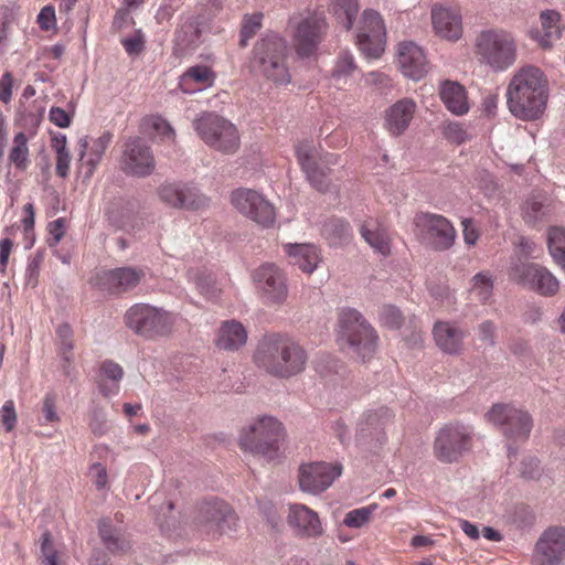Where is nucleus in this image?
Returning a JSON list of instances; mask_svg holds the SVG:
<instances>
[{
	"label": "nucleus",
	"instance_id": "obj_62",
	"mask_svg": "<svg viewBox=\"0 0 565 565\" xmlns=\"http://www.w3.org/2000/svg\"><path fill=\"white\" fill-rule=\"evenodd\" d=\"M119 531L115 529L109 519H103L98 522V534L103 544L116 535Z\"/></svg>",
	"mask_w": 565,
	"mask_h": 565
},
{
	"label": "nucleus",
	"instance_id": "obj_12",
	"mask_svg": "<svg viewBox=\"0 0 565 565\" xmlns=\"http://www.w3.org/2000/svg\"><path fill=\"white\" fill-rule=\"evenodd\" d=\"M487 417L490 423L500 427L508 440L514 443L527 440L533 428L531 415L510 404H494L487 413Z\"/></svg>",
	"mask_w": 565,
	"mask_h": 565
},
{
	"label": "nucleus",
	"instance_id": "obj_41",
	"mask_svg": "<svg viewBox=\"0 0 565 565\" xmlns=\"http://www.w3.org/2000/svg\"><path fill=\"white\" fill-rule=\"evenodd\" d=\"M213 81L214 74L210 67L205 65H194L181 76V86H185L190 82H195L203 86H211Z\"/></svg>",
	"mask_w": 565,
	"mask_h": 565
},
{
	"label": "nucleus",
	"instance_id": "obj_1",
	"mask_svg": "<svg viewBox=\"0 0 565 565\" xmlns=\"http://www.w3.org/2000/svg\"><path fill=\"white\" fill-rule=\"evenodd\" d=\"M548 98V81L536 66L518 70L507 89V104L511 114L522 120L539 119Z\"/></svg>",
	"mask_w": 565,
	"mask_h": 565
},
{
	"label": "nucleus",
	"instance_id": "obj_45",
	"mask_svg": "<svg viewBox=\"0 0 565 565\" xmlns=\"http://www.w3.org/2000/svg\"><path fill=\"white\" fill-rule=\"evenodd\" d=\"M493 282L492 279L483 274L478 273L472 277L471 291L477 296L481 302L488 301L492 295Z\"/></svg>",
	"mask_w": 565,
	"mask_h": 565
},
{
	"label": "nucleus",
	"instance_id": "obj_16",
	"mask_svg": "<svg viewBox=\"0 0 565 565\" xmlns=\"http://www.w3.org/2000/svg\"><path fill=\"white\" fill-rule=\"evenodd\" d=\"M234 207L248 218L263 227H270L276 220L273 204L257 191L250 189H237L231 194Z\"/></svg>",
	"mask_w": 565,
	"mask_h": 565
},
{
	"label": "nucleus",
	"instance_id": "obj_59",
	"mask_svg": "<svg viewBox=\"0 0 565 565\" xmlns=\"http://www.w3.org/2000/svg\"><path fill=\"white\" fill-rule=\"evenodd\" d=\"M49 233L51 234V238L49 239V246L53 247L58 244V242L64 236V220L57 218L49 224Z\"/></svg>",
	"mask_w": 565,
	"mask_h": 565
},
{
	"label": "nucleus",
	"instance_id": "obj_2",
	"mask_svg": "<svg viewBox=\"0 0 565 565\" xmlns=\"http://www.w3.org/2000/svg\"><path fill=\"white\" fill-rule=\"evenodd\" d=\"M254 361L259 369L271 376L290 379L305 371L308 355L294 339L273 333L259 341Z\"/></svg>",
	"mask_w": 565,
	"mask_h": 565
},
{
	"label": "nucleus",
	"instance_id": "obj_55",
	"mask_svg": "<svg viewBox=\"0 0 565 565\" xmlns=\"http://www.w3.org/2000/svg\"><path fill=\"white\" fill-rule=\"evenodd\" d=\"M195 284L200 292L209 299H214L217 297L218 289L214 279L210 276L198 277Z\"/></svg>",
	"mask_w": 565,
	"mask_h": 565
},
{
	"label": "nucleus",
	"instance_id": "obj_29",
	"mask_svg": "<svg viewBox=\"0 0 565 565\" xmlns=\"http://www.w3.org/2000/svg\"><path fill=\"white\" fill-rule=\"evenodd\" d=\"M416 104L411 98H403L393 104L385 115V127L392 136L402 135L414 117Z\"/></svg>",
	"mask_w": 565,
	"mask_h": 565
},
{
	"label": "nucleus",
	"instance_id": "obj_3",
	"mask_svg": "<svg viewBox=\"0 0 565 565\" xmlns=\"http://www.w3.org/2000/svg\"><path fill=\"white\" fill-rule=\"evenodd\" d=\"M285 429L282 424L271 416H263L242 428L238 446L244 452L271 462L282 456Z\"/></svg>",
	"mask_w": 565,
	"mask_h": 565
},
{
	"label": "nucleus",
	"instance_id": "obj_60",
	"mask_svg": "<svg viewBox=\"0 0 565 565\" xmlns=\"http://www.w3.org/2000/svg\"><path fill=\"white\" fill-rule=\"evenodd\" d=\"M12 76L7 72L0 78V100L4 104L9 103L12 97Z\"/></svg>",
	"mask_w": 565,
	"mask_h": 565
},
{
	"label": "nucleus",
	"instance_id": "obj_23",
	"mask_svg": "<svg viewBox=\"0 0 565 565\" xmlns=\"http://www.w3.org/2000/svg\"><path fill=\"white\" fill-rule=\"evenodd\" d=\"M162 202L171 207L199 211L209 206L210 200L196 189L183 184L166 183L158 190Z\"/></svg>",
	"mask_w": 565,
	"mask_h": 565
},
{
	"label": "nucleus",
	"instance_id": "obj_51",
	"mask_svg": "<svg viewBox=\"0 0 565 565\" xmlns=\"http://www.w3.org/2000/svg\"><path fill=\"white\" fill-rule=\"evenodd\" d=\"M1 423L7 431L13 430L17 424V412L13 401H7L0 409Z\"/></svg>",
	"mask_w": 565,
	"mask_h": 565
},
{
	"label": "nucleus",
	"instance_id": "obj_15",
	"mask_svg": "<svg viewBox=\"0 0 565 565\" xmlns=\"http://www.w3.org/2000/svg\"><path fill=\"white\" fill-rule=\"evenodd\" d=\"M356 45L363 54L377 58L384 52L386 29L381 15L374 10H365L356 30Z\"/></svg>",
	"mask_w": 565,
	"mask_h": 565
},
{
	"label": "nucleus",
	"instance_id": "obj_7",
	"mask_svg": "<svg viewBox=\"0 0 565 565\" xmlns=\"http://www.w3.org/2000/svg\"><path fill=\"white\" fill-rule=\"evenodd\" d=\"M339 341L365 361L375 352L377 335L358 310L347 308L339 316Z\"/></svg>",
	"mask_w": 565,
	"mask_h": 565
},
{
	"label": "nucleus",
	"instance_id": "obj_11",
	"mask_svg": "<svg viewBox=\"0 0 565 565\" xmlns=\"http://www.w3.org/2000/svg\"><path fill=\"white\" fill-rule=\"evenodd\" d=\"M472 428L460 423H450L439 429L434 441L435 457L445 463L459 460L472 447Z\"/></svg>",
	"mask_w": 565,
	"mask_h": 565
},
{
	"label": "nucleus",
	"instance_id": "obj_10",
	"mask_svg": "<svg viewBox=\"0 0 565 565\" xmlns=\"http://www.w3.org/2000/svg\"><path fill=\"white\" fill-rule=\"evenodd\" d=\"M413 226L416 239L435 252L448 250L456 242L457 232L444 215L418 212L413 218Z\"/></svg>",
	"mask_w": 565,
	"mask_h": 565
},
{
	"label": "nucleus",
	"instance_id": "obj_50",
	"mask_svg": "<svg viewBox=\"0 0 565 565\" xmlns=\"http://www.w3.org/2000/svg\"><path fill=\"white\" fill-rule=\"evenodd\" d=\"M521 477L526 480H536L542 475V469L539 459L535 457H526L521 462L520 468Z\"/></svg>",
	"mask_w": 565,
	"mask_h": 565
},
{
	"label": "nucleus",
	"instance_id": "obj_52",
	"mask_svg": "<svg viewBox=\"0 0 565 565\" xmlns=\"http://www.w3.org/2000/svg\"><path fill=\"white\" fill-rule=\"evenodd\" d=\"M495 331H497V327H495V324L492 321L486 320V321L481 322L478 326V337H479V340L484 345L494 347V344H495Z\"/></svg>",
	"mask_w": 565,
	"mask_h": 565
},
{
	"label": "nucleus",
	"instance_id": "obj_27",
	"mask_svg": "<svg viewBox=\"0 0 565 565\" xmlns=\"http://www.w3.org/2000/svg\"><path fill=\"white\" fill-rule=\"evenodd\" d=\"M435 32L449 41H457L462 35V18L459 10L447 7H435L431 10Z\"/></svg>",
	"mask_w": 565,
	"mask_h": 565
},
{
	"label": "nucleus",
	"instance_id": "obj_47",
	"mask_svg": "<svg viewBox=\"0 0 565 565\" xmlns=\"http://www.w3.org/2000/svg\"><path fill=\"white\" fill-rule=\"evenodd\" d=\"M262 13L246 15L241 30V46H246L247 41L253 38L262 26Z\"/></svg>",
	"mask_w": 565,
	"mask_h": 565
},
{
	"label": "nucleus",
	"instance_id": "obj_32",
	"mask_svg": "<svg viewBox=\"0 0 565 565\" xmlns=\"http://www.w3.org/2000/svg\"><path fill=\"white\" fill-rule=\"evenodd\" d=\"M247 332L243 324L235 320L223 322L218 330L216 347L225 351H236L246 343Z\"/></svg>",
	"mask_w": 565,
	"mask_h": 565
},
{
	"label": "nucleus",
	"instance_id": "obj_53",
	"mask_svg": "<svg viewBox=\"0 0 565 565\" xmlns=\"http://www.w3.org/2000/svg\"><path fill=\"white\" fill-rule=\"evenodd\" d=\"M89 476L97 490L106 488L108 473L106 467L100 462H95L89 468Z\"/></svg>",
	"mask_w": 565,
	"mask_h": 565
},
{
	"label": "nucleus",
	"instance_id": "obj_46",
	"mask_svg": "<svg viewBox=\"0 0 565 565\" xmlns=\"http://www.w3.org/2000/svg\"><path fill=\"white\" fill-rule=\"evenodd\" d=\"M379 317L381 323L390 329H398L404 321L402 311L393 305H384L380 309Z\"/></svg>",
	"mask_w": 565,
	"mask_h": 565
},
{
	"label": "nucleus",
	"instance_id": "obj_43",
	"mask_svg": "<svg viewBox=\"0 0 565 565\" xmlns=\"http://www.w3.org/2000/svg\"><path fill=\"white\" fill-rule=\"evenodd\" d=\"M361 236L364 241L379 253L386 255L390 252L388 241L382 232L373 231L367 223L360 226Z\"/></svg>",
	"mask_w": 565,
	"mask_h": 565
},
{
	"label": "nucleus",
	"instance_id": "obj_40",
	"mask_svg": "<svg viewBox=\"0 0 565 565\" xmlns=\"http://www.w3.org/2000/svg\"><path fill=\"white\" fill-rule=\"evenodd\" d=\"M100 373L103 376H105L106 379L114 382L111 387H107V385H105L104 383H100L99 384L100 393L105 396H108L110 394H116L118 392V383L120 382V380L124 376L122 367L118 363H116L111 360H106L100 365Z\"/></svg>",
	"mask_w": 565,
	"mask_h": 565
},
{
	"label": "nucleus",
	"instance_id": "obj_35",
	"mask_svg": "<svg viewBox=\"0 0 565 565\" xmlns=\"http://www.w3.org/2000/svg\"><path fill=\"white\" fill-rule=\"evenodd\" d=\"M321 233L331 245H342L352 237L349 222L339 217L327 220L322 225Z\"/></svg>",
	"mask_w": 565,
	"mask_h": 565
},
{
	"label": "nucleus",
	"instance_id": "obj_63",
	"mask_svg": "<svg viewBox=\"0 0 565 565\" xmlns=\"http://www.w3.org/2000/svg\"><path fill=\"white\" fill-rule=\"evenodd\" d=\"M332 430H333L335 437L339 439V441L343 446L349 445V441H350L349 428L345 425V423L343 422V419H341V418L337 419L332 424Z\"/></svg>",
	"mask_w": 565,
	"mask_h": 565
},
{
	"label": "nucleus",
	"instance_id": "obj_13",
	"mask_svg": "<svg viewBox=\"0 0 565 565\" xmlns=\"http://www.w3.org/2000/svg\"><path fill=\"white\" fill-rule=\"evenodd\" d=\"M120 170L129 177L146 178L156 169L150 146L141 137H128L122 143L119 159Z\"/></svg>",
	"mask_w": 565,
	"mask_h": 565
},
{
	"label": "nucleus",
	"instance_id": "obj_5",
	"mask_svg": "<svg viewBox=\"0 0 565 565\" xmlns=\"http://www.w3.org/2000/svg\"><path fill=\"white\" fill-rule=\"evenodd\" d=\"M287 60L286 41L277 34H268L254 45L250 65L274 84L287 85L291 81Z\"/></svg>",
	"mask_w": 565,
	"mask_h": 565
},
{
	"label": "nucleus",
	"instance_id": "obj_8",
	"mask_svg": "<svg viewBox=\"0 0 565 565\" xmlns=\"http://www.w3.org/2000/svg\"><path fill=\"white\" fill-rule=\"evenodd\" d=\"M193 128L210 148L224 154L235 153L241 146L237 128L215 113H204L193 120Z\"/></svg>",
	"mask_w": 565,
	"mask_h": 565
},
{
	"label": "nucleus",
	"instance_id": "obj_58",
	"mask_svg": "<svg viewBox=\"0 0 565 565\" xmlns=\"http://www.w3.org/2000/svg\"><path fill=\"white\" fill-rule=\"evenodd\" d=\"M38 23L42 30H45V31L51 30L55 24L54 8L51 6L44 7L38 15Z\"/></svg>",
	"mask_w": 565,
	"mask_h": 565
},
{
	"label": "nucleus",
	"instance_id": "obj_18",
	"mask_svg": "<svg viewBox=\"0 0 565 565\" xmlns=\"http://www.w3.org/2000/svg\"><path fill=\"white\" fill-rule=\"evenodd\" d=\"M253 278L265 303L281 305L287 299L286 277L275 264L259 266Z\"/></svg>",
	"mask_w": 565,
	"mask_h": 565
},
{
	"label": "nucleus",
	"instance_id": "obj_34",
	"mask_svg": "<svg viewBox=\"0 0 565 565\" xmlns=\"http://www.w3.org/2000/svg\"><path fill=\"white\" fill-rule=\"evenodd\" d=\"M440 98L446 108L455 115H463L468 111V103L463 86L457 82H445L440 86Z\"/></svg>",
	"mask_w": 565,
	"mask_h": 565
},
{
	"label": "nucleus",
	"instance_id": "obj_42",
	"mask_svg": "<svg viewBox=\"0 0 565 565\" xmlns=\"http://www.w3.org/2000/svg\"><path fill=\"white\" fill-rule=\"evenodd\" d=\"M379 508L376 503L369 504L359 509L351 510L344 516L343 524L348 527L360 529L365 525Z\"/></svg>",
	"mask_w": 565,
	"mask_h": 565
},
{
	"label": "nucleus",
	"instance_id": "obj_20",
	"mask_svg": "<svg viewBox=\"0 0 565 565\" xmlns=\"http://www.w3.org/2000/svg\"><path fill=\"white\" fill-rule=\"evenodd\" d=\"M393 417V412L386 406L364 412L356 425V444L359 446H366L372 441L383 444L385 441L384 427L392 422Z\"/></svg>",
	"mask_w": 565,
	"mask_h": 565
},
{
	"label": "nucleus",
	"instance_id": "obj_49",
	"mask_svg": "<svg viewBox=\"0 0 565 565\" xmlns=\"http://www.w3.org/2000/svg\"><path fill=\"white\" fill-rule=\"evenodd\" d=\"M126 53L130 56L138 55L145 50V35L141 30H136L132 36L121 39Z\"/></svg>",
	"mask_w": 565,
	"mask_h": 565
},
{
	"label": "nucleus",
	"instance_id": "obj_4",
	"mask_svg": "<svg viewBox=\"0 0 565 565\" xmlns=\"http://www.w3.org/2000/svg\"><path fill=\"white\" fill-rule=\"evenodd\" d=\"M478 62L493 72H504L518 57L515 36L502 28H489L480 31L473 42Z\"/></svg>",
	"mask_w": 565,
	"mask_h": 565
},
{
	"label": "nucleus",
	"instance_id": "obj_22",
	"mask_svg": "<svg viewBox=\"0 0 565 565\" xmlns=\"http://www.w3.org/2000/svg\"><path fill=\"white\" fill-rule=\"evenodd\" d=\"M340 475V466L327 462L302 465L299 469V487L305 492L317 494L327 490Z\"/></svg>",
	"mask_w": 565,
	"mask_h": 565
},
{
	"label": "nucleus",
	"instance_id": "obj_37",
	"mask_svg": "<svg viewBox=\"0 0 565 565\" xmlns=\"http://www.w3.org/2000/svg\"><path fill=\"white\" fill-rule=\"evenodd\" d=\"M9 161L20 171L26 170L30 163L28 138L22 131L13 137V146L9 153Z\"/></svg>",
	"mask_w": 565,
	"mask_h": 565
},
{
	"label": "nucleus",
	"instance_id": "obj_57",
	"mask_svg": "<svg viewBox=\"0 0 565 565\" xmlns=\"http://www.w3.org/2000/svg\"><path fill=\"white\" fill-rule=\"evenodd\" d=\"M49 119L60 128H67L71 125L70 114L61 107H52L49 113Z\"/></svg>",
	"mask_w": 565,
	"mask_h": 565
},
{
	"label": "nucleus",
	"instance_id": "obj_14",
	"mask_svg": "<svg viewBox=\"0 0 565 565\" xmlns=\"http://www.w3.org/2000/svg\"><path fill=\"white\" fill-rule=\"evenodd\" d=\"M195 523L206 534L221 535L236 529L237 516L225 501L211 499L200 504Z\"/></svg>",
	"mask_w": 565,
	"mask_h": 565
},
{
	"label": "nucleus",
	"instance_id": "obj_38",
	"mask_svg": "<svg viewBox=\"0 0 565 565\" xmlns=\"http://www.w3.org/2000/svg\"><path fill=\"white\" fill-rule=\"evenodd\" d=\"M547 246L555 263L565 270V230L552 227L547 234Z\"/></svg>",
	"mask_w": 565,
	"mask_h": 565
},
{
	"label": "nucleus",
	"instance_id": "obj_9",
	"mask_svg": "<svg viewBox=\"0 0 565 565\" xmlns=\"http://www.w3.org/2000/svg\"><path fill=\"white\" fill-rule=\"evenodd\" d=\"M298 163L306 179L319 192H327L331 185L330 166L339 163L335 153H321L312 141L301 140L295 146Z\"/></svg>",
	"mask_w": 565,
	"mask_h": 565
},
{
	"label": "nucleus",
	"instance_id": "obj_6",
	"mask_svg": "<svg viewBox=\"0 0 565 565\" xmlns=\"http://www.w3.org/2000/svg\"><path fill=\"white\" fill-rule=\"evenodd\" d=\"M175 322L174 313L148 303H136L125 313L126 327L149 340L170 335Z\"/></svg>",
	"mask_w": 565,
	"mask_h": 565
},
{
	"label": "nucleus",
	"instance_id": "obj_33",
	"mask_svg": "<svg viewBox=\"0 0 565 565\" xmlns=\"http://www.w3.org/2000/svg\"><path fill=\"white\" fill-rule=\"evenodd\" d=\"M540 19L542 29L535 31L534 38L542 47L550 49L553 42L562 36L559 26L561 15L554 10H546L541 13Z\"/></svg>",
	"mask_w": 565,
	"mask_h": 565
},
{
	"label": "nucleus",
	"instance_id": "obj_19",
	"mask_svg": "<svg viewBox=\"0 0 565 565\" xmlns=\"http://www.w3.org/2000/svg\"><path fill=\"white\" fill-rule=\"evenodd\" d=\"M328 30L326 15L319 12L309 13L296 28L295 46L298 55H312Z\"/></svg>",
	"mask_w": 565,
	"mask_h": 565
},
{
	"label": "nucleus",
	"instance_id": "obj_39",
	"mask_svg": "<svg viewBox=\"0 0 565 565\" xmlns=\"http://www.w3.org/2000/svg\"><path fill=\"white\" fill-rule=\"evenodd\" d=\"M548 212L546 199L540 194L531 195L523 205V217L526 223L535 224Z\"/></svg>",
	"mask_w": 565,
	"mask_h": 565
},
{
	"label": "nucleus",
	"instance_id": "obj_26",
	"mask_svg": "<svg viewBox=\"0 0 565 565\" xmlns=\"http://www.w3.org/2000/svg\"><path fill=\"white\" fill-rule=\"evenodd\" d=\"M398 64L403 74L414 81L423 78L427 73V60L422 47L416 43L398 44Z\"/></svg>",
	"mask_w": 565,
	"mask_h": 565
},
{
	"label": "nucleus",
	"instance_id": "obj_31",
	"mask_svg": "<svg viewBox=\"0 0 565 565\" xmlns=\"http://www.w3.org/2000/svg\"><path fill=\"white\" fill-rule=\"evenodd\" d=\"M285 250L292 258V264L307 274H312L320 262L319 252L311 244H288Z\"/></svg>",
	"mask_w": 565,
	"mask_h": 565
},
{
	"label": "nucleus",
	"instance_id": "obj_21",
	"mask_svg": "<svg viewBox=\"0 0 565 565\" xmlns=\"http://www.w3.org/2000/svg\"><path fill=\"white\" fill-rule=\"evenodd\" d=\"M512 276L519 284L543 296H553L559 288L556 277L537 264H518L512 268Z\"/></svg>",
	"mask_w": 565,
	"mask_h": 565
},
{
	"label": "nucleus",
	"instance_id": "obj_17",
	"mask_svg": "<svg viewBox=\"0 0 565 565\" xmlns=\"http://www.w3.org/2000/svg\"><path fill=\"white\" fill-rule=\"evenodd\" d=\"M565 561V527L550 526L535 543L532 565H562Z\"/></svg>",
	"mask_w": 565,
	"mask_h": 565
},
{
	"label": "nucleus",
	"instance_id": "obj_28",
	"mask_svg": "<svg viewBox=\"0 0 565 565\" xmlns=\"http://www.w3.org/2000/svg\"><path fill=\"white\" fill-rule=\"evenodd\" d=\"M437 347L447 354L459 355L463 350L467 331L449 321H437L433 328Z\"/></svg>",
	"mask_w": 565,
	"mask_h": 565
},
{
	"label": "nucleus",
	"instance_id": "obj_61",
	"mask_svg": "<svg viewBox=\"0 0 565 565\" xmlns=\"http://www.w3.org/2000/svg\"><path fill=\"white\" fill-rule=\"evenodd\" d=\"M71 154L70 151L56 153V173L61 178H65L70 171Z\"/></svg>",
	"mask_w": 565,
	"mask_h": 565
},
{
	"label": "nucleus",
	"instance_id": "obj_64",
	"mask_svg": "<svg viewBox=\"0 0 565 565\" xmlns=\"http://www.w3.org/2000/svg\"><path fill=\"white\" fill-rule=\"evenodd\" d=\"M263 512L270 527L278 531L281 527V518L277 513L276 509L273 505H266L264 507Z\"/></svg>",
	"mask_w": 565,
	"mask_h": 565
},
{
	"label": "nucleus",
	"instance_id": "obj_24",
	"mask_svg": "<svg viewBox=\"0 0 565 565\" xmlns=\"http://www.w3.org/2000/svg\"><path fill=\"white\" fill-rule=\"evenodd\" d=\"M145 277V271L136 267H118L104 270L98 275V284L113 295L128 292L136 288Z\"/></svg>",
	"mask_w": 565,
	"mask_h": 565
},
{
	"label": "nucleus",
	"instance_id": "obj_44",
	"mask_svg": "<svg viewBox=\"0 0 565 565\" xmlns=\"http://www.w3.org/2000/svg\"><path fill=\"white\" fill-rule=\"evenodd\" d=\"M356 70L353 55L349 52H343L339 55L338 61L332 70V77L335 81H347L348 77Z\"/></svg>",
	"mask_w": 565,
	"mask_h": 565
},
{
	"label": "nucleus",
	"instance_id": "obj_48",
	"mask_svg": "<svg viewBox=\"0 0 565 565\" xmlns=\"http://www.w3.org/2000/svg\"><path fill=\"white\" fill-rule=\"evenodd\" d=\"M41 557L44 565L57 564V552L53 546L50 532H44L41 536Z\"/></svg>",
	"mask_w": 565,
	"mask_h": 565
},
{
	"label": "nucleus",
	"instance_id": "obj_36",
	"mask_svg": "<svg viewBox=\"0 0 565 565\" xmlns=\"http://www.w3.org/2000/svg\"><path fill=\"white\" fill-rule=\"evenodd\" d=\"M331 11L337 21L347 31L353 26V20L359 12L358 0H331Z\"/></svg>",
	"mask_w": 565,
	"mask_h": 565
},
{
	"label": "nucleus",
	"instance_id": "obj_54",
	"mask_svg": "<svg viewBox=\"0 0 565 565\" xmlns=\"http://www.w3.org/2000/svg\"><path fill=\"white\" fill-rule=\"evenodd\" d=\"M56 395L53 392H49L45 394L43 399V416L47 423L57 422L60 419L56 413Z\"/></svg>",
	"mask_w": 565,
	"mask_h": 565
},
{
	"label": "nucleus",
	"instance_id": "obj_30",
	"mask_svg": "<svg viewBox=\"0 0 565 565\" xmlns=\"http://www.w3.org/2000/svg\"><path fill=\"white\" fill-rule=\"evenodd\" d=\"M113 135L109 131H104L98 138L93 140L88 150V140L83 137L78 140V160L88 168L87 174L90 177L100 162L106 149L110 145Z\"/></svg>",
	"mask_w": 565,
	"mask_h": 565
},
{
	"label": "nucleus",
	"instance_id": "obj_25",
	"mask_svg": "<svg viewBox=\"0 0 565 565\" xmlns=\"http://www.w3.org/2000/svg\"><path fill=\"white\" fill-rule=\"evenodd\" d=\"M287 523L299 537L313 539L323 533L319 515L305 504H291L287 514Z\"/></svg>",
	"mask_w": 565,
	"mask_h": 565
},
{
	"label": "nucleus",
	"instance_id": "obj_56",
	"mask_svg": "<svg viewBox=\"0 0 565 565\" xmlns=\"http://www.w3.org/2000/svg\"><path fill=\"white\" fill-rule=\"evenodd\" d=\"M106 548L113 554L126 553L130 548V543L127 541L120 532L111 536V539L104 543Z\"/></svg>",
	"mask_w": 565,
	"mask_h": 565
}]
</instances>
